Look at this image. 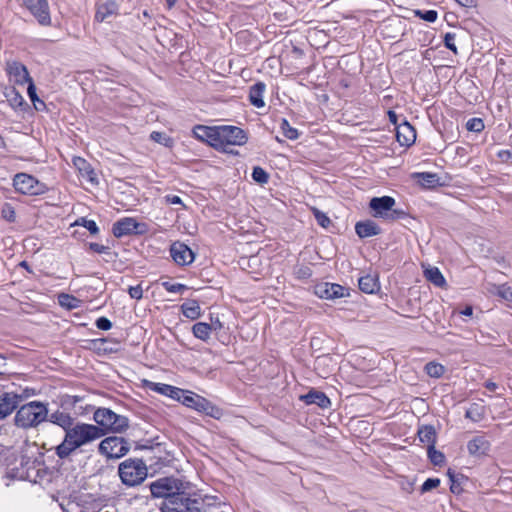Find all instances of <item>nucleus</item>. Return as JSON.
<instances>
[{
  "label": "nucleus",
  "mask_w": 512,
  "mask_h": 512,
  "mask_svg": "<svg viewBox=\"0 0 512 512\" xmlns=\"http://www.w3.org/2000/svg\"><path fill=\"white\" fill-rule=\"evenodd\" d=\"M103 436L104 431L98 426L77 422L67 430L63 441L55 447V453L60 459L68 458L78 448L88 445Z\"/></svg>",
  "instance_id": "nucleus-1"
},
{
  "label": "nucleus",
  "mask_w": 512,
  "mask_h": 512,
  "mask_svg": "<svg viewBox=\"0 0 512 512\" xmlns=\"http://www.w3.org/2000/svg\"><path fill=\"white\" fill-rule=\"evenodd\" d=\"M48 417L47 406L39 401H32L22 405L15 415V423L18 427H35Z\"/></svg>",
  "instance_id": "nucleus-2"
},
{
  "label": "nucleus",
  "mask_w": 512,
  "mask_h": 512,
  "mask_svg": "<svg viewBox=\"0 0 512 512\" xmlns=\"http://www.w3.org/2000/svg\"><path fill=\"white\" fill-rule=\"evenodd\" d=\"M147 473L145 462L138 458L126 459L118 467L120 479L128 487L140 485L146 479Z\"/></svg>",
  "instance_id": "nucleus-3"
},
{
  "label": "nucleus",
  "mask_w": 512,
  "mask_h": 512,
  "mask_svg": "<svg viewBox=\"0 0 512 512\" xmlns=\"http://www.w3.org/2000/svg\"><path fill=\"white\" fill-rule=\"evenodd\" d=\"M98 427L107 432L122 433L129 427V420L123 415L116 414L108 408H98L93 415Z\"/></svg>",
  "instance_id": "nucleus-4"
},
{
  "label": "nucleus",
  "mask_w": 512,
  "mask_h": 512,
  "mask_svg": "<svg viewBox=\"0 0 512 512\" xmlns=\"http://www.w3.org/2000/svg\"><path fill=\"white\" fill-rule=\"evenodd\" d=\"M248 141L247 133L237 126H218L216 149L227 151L228 146H242Z\"/></svg>",
  "instance_id": "nucleus-5"
},
{
  "label": "nucleus",
  "mask_w": 512,
  "mask_h": 512,
  "mask_svg": "<svg viewBox=\"0 0 512 512\" xmlns=\"http://www.w3.org/2000/svg\"><path fill=\"white\" fill-rule=\"evenodd\" d=\"M395 199L391 196L374 197L369 202L374 217L387 218L391 220L400 219L406 216L403 210L393 209Z\"/></svg>",
  "instance_id": "nucleus-6"
},
{
  "label": "nucleus",
  "mask_w": 512,
  "mask_h": 512,
  "mask_svg": "<svg viewBox=\"0 0 512 512\" xmlns=\"http://www.w3.org/2000/svg\"><path fill=\"white\" fill-rule=\"evenodd\" d=\"M171 499L163 502L162 512H201V502L191 499L184 492Z\"/></svg>",
  "instance_id": "nucleus-7"
},
{
  "label": "nucleus",
  "mask_w": 512,
  "mask_h": 512,
  "mask_svg": "<svg viewBox=\"0 0 512 512\" xmlns=\"http://www.w3.org/2000/svg\"><path fill=\"white\" fill-rule=\"evenodd\" d=\"M98 450L107 458H120L129 452L130 444L122 437L110 436L100 442Z\"/></svg>",
  "instance_id": "nucleus-8"
},
{
  "label": "nucleus",
  "mask_w": 512,
  "mask_h": 512,
  "mask_svg": "<svg viewBox=\"0 0 512 512\" xmlns=\"http://www.w3.org/2000/svg\"><path fill=\"white\" fill-rule=\"evenodd\" d=\"M13 186L16 191L25 195H41L47 191L45 184L26 173L16 174L13 179Z\"/></svg>",
  "instance_id": "nucleus-9"
},
{
  "label": "nucleus",
  "mask_w": 512,
  "mask_h": 512,
  "mask_svg": "<svg viewBox=\"0 0 512 512\" xmlns=\"http://www.w3.org/2000/svg\"><path fill=\"white\" fill-rule=\"evenodd\" d=\"M180 483L178 480L164 477L160 478L150 484V491L155 498H164V501L172 500V497L180 495Z\"/></svg>",
  "instance_id": "nucleus-10"
},
{
  "label": "nucleus",
  "mask_w": 512,
  "mask_h": 512,
  "mask_svg": "<svg viewBox=\"0 0 512 512\" xmlns=\"http://www.w3.org/2000/svg\"><path fill=\"white\" fill-rule=\"evenodd\" d=\"M21 3L37 19L40 25L49 26L51 24L47 0H21Z\"/></svg>",
  "instance_id": "nucleus-11"
},
{
  "label": "nucleus",
  "mask_w": 512,
  "mask_h": 512,
  "mask_svg": "<svg viewBox=\"0 0 512 512\" xmlns=\"http://www.w3.org/2000/svg\"><path fill=\"white\" fill-rule=\"evenodd\" d=\"M170 255L174 262L181 266L191 264L195 258L193 251L186 244L179 241L171 245Z\"/></svg>",
  "instance_id": "nucleus-12"
},
{
  "label": "nucleus",
  "mask_w": 512,
  "mask_h": 512,
  "mask_svg": "<svg viewBox=\"0 0 512 512\" xmlns=\"http://www.w3.org/2000/svg\"><path fill=\"white\" fill-rule=\"evenodd\" d=\"M6 71L11 81L18 85H24L32 80L25 65L18 61L7 62Z\"/></svg>",
  "instance_id": "nucleus-13"
},
{
  "label": "nucleus",
  "mask_w": 512,
  "mask_h": 512,
  "mask_svg": "<svg viewBox=\"0 0 512 512\" xmlns=\"http://www.w3.org/2000/svg\"><path fill=\"white\" fill-rule=\"evenodd\" d=\"M315 294L323 299H337L345 295V288L334 283H320L315 286Z\"/></svg>",
  "instance_id": "nucleus-14"
},
{
  "label": "nucleus",
  "mask_w": 512,
  "mask_h": 512,
  "mask_svg": "<svg viewBox=\"0 0 512 512\" xmlns=\"http://www.w3.org/2000/svg\"><path fill=\"white\" fill-rule=\"evenodd\" d=\"M138 226L134 218L126 217L115 222L112 231L115 237L120 238L137 232Z\"/></svg>",
  "instance_id": "nucleus-15"
},
{
  "label": "nucleus",
  "mask_w": 512,
  "mask_h": 512,
  "mask_svg": "<svg viewBox=\"0 0 512 512\" xmlns=\"http://www.w3.org/2000/svg\"><path fill=\"white\" fill-rule=\"evenodd\" d=\"M193 134L197 139L207 142L210 146L216 149L218 126L208 127L198 125L193 129Z\"/></svg>",
  "instance_id": "nucleus-16"
},
{
  "label": "nucleus",
  "mask_w": 512,
  "mask_h": 512,
  "mask_svg": "<svg viewBox=\"0 0 512 512\" xmlns=\"http://www.w3.org/2000/svg\"><path fill=\"white\" fill-rule=\"evenodd\" d=\"M20 397L15 393L0 395V419L6 418L19 405Z\"/></svg>",
  "instance_id": "nucleus-17"
},
{
  "label": "nucleus",
  "mask_w": 512,
  "mask_h": 512,
  "mask_svg": "<svg viewBox=\"0 0 512 512\" xmlns=\"http://www.w3.org/2000/svg\"><path fill=\"white\" fill-rule=\"evenodd\" d=\"M307 405L315 404L318 407L325 409L330 407L331 401L324 392L318 390H310L307 394L299 397Z\"/></svg>",
  "instance_id": "nucleus-18"
},
{
  "label": "nucleus",
  "mask_w": 512,
  "mask_h": 512,
  "mask_svg": "<svg viewBox=\"0 0 512 512\" xmlns=\"http://www.w3.org/2000/svg\"><path fill=\"white\" fill-rule=\"evenodd\" d=\"M146 386L150 390L168 396L172 399L180 400L181 396L184 394V390L164 383H155L147 381Z\"/></svg>",
  "instance_id": "nucleus-19"
},
{
  "label": "nucleus",
  "mask_w": 512,
  "mask_h": 512,
  "mask_svg": "<svg viewBox=\"0 0 512 512\" xmlns=\"http://www.w3.org/2000/svg\"><path fill=\"white\" fill-rule=\"evenodd\" d=\"M396 138L401 146H410L416 140V131L409 123L405 122L397 127Z\"/></svg>",
  "instance_id": "nucleus-20"
},
{
  "label": "nucleus",
  "mask_w": 512,
  "mask_h": 512,
  "mask_svg": "<svg viewBox=\"0 0 512 512\" xmlns=\"http://www.w3.org/2000/svg\"><path fill=\"white\" fill-rule=\"evenodd\" d=\"M47 418L49 422L61 427L65 433L75 424L74 418L69 413L61 410L54 411Z\"/></svg>",
  "instance_id": "nucleus-21"
},
{
  "label": "nucleus",
  "mask_w": 512,
  "mask_h": 512,
  "mask_svg": "<svg viewBox=\"0 0 512 512\" xmlns=\"http://www.w3.org/2000/svg\"><path fill=\"white\" fill-rule=\"evenodd\" d=\"M73 164L78 169V171L80 172L81 176L86 181H88V182H90L92 184H96L97 183L96 173L94 172V170L91 167V165L84 158L75 157L73 159Z\"/></svg>",
  "instance_id": "nucleus-22"
},
{
  "label": "nucleus",
  "mask_w": 512,
  "mask_h": 512,
  "mask_svg": "<svg viewBox=\"0 0 512 512\" xmlns=\"http://www.w3.org/2000/svg\"><path fill=\"white\" fill-rule=\"evenodd\" d=\"M355 231L360 238H368L380 234L381 229L375 222L367 220L356 223Z\"/></svg>",
  "instance_id": "nucleus-23"
},
{
  "label": "nucleus",
  "mask_w": 512,
  "mask_h": 512,
  "mask_svg": "<svg viewBox=\"0 0 512 512\" xmlns=\"http://www.w3.org/2000/svg\"><path fill=\"white\" fill-rule=\"evenodd\" d=\"M266 89V85L263 82H257L250 87L249 100L250 103L256 108H262L265 105L263 95Z\"/></svg>",
  "instance_id": "nucleus-24"
},
{
  "label": "nucleus",
  "mask_w": 512,
  "mask_h": 512,
  "mask_svg": "<svg viewBox=\"0 0 512 512\" xmlns=\"http://www.w3.org/2000/svg\"><path fill=\"white\" fill-rule=\"evenodd\" d=\"M467 449L470 455L481 456L488 451L489 442L484 437H475L468 442Z\"/></svg>",
  "instance_id": "nucleus-25"
},
{
  "label": "nucleus",
  "mask_w": 512,
  "mask_h": 512,
  "mask_svg": "<svg viewBox=\"0 0 512 512\" xmlns=\"http://www.w3.org/2000/svg\"><path fill=\"white\" fill-rule=\"evenodd\" d=\"M358 284H359V289L362 292L367 293V294H373L376 291H378L380 288L378 278L376 276L369 275V274L360 277Z\"/></svg>",
  "instance_id": "nucleus-26"
},
{
  "label": "nucleus",
  "mask_w": 512,
  "mask_h": 512,
  "mask_svg": "<svg viewBox=\"0 0 512 512\" xmlns=\"http://www.w3.org/2000/svg\"><path fill=\"white\" fill-rule=\"evenodd\" d=\"M117 11L118 6L114 1L101 4L96 11L95 19L97 21L103 22L109 17L116 15Z\"/></svg>",
  "instance_id": "nucleus-27"
},
{
  "label": "nucleus",
  "mask_w": 512,
  "mask_h": 512,
  "mask_svg": "<svg viewBox=\"0 0 512 512\" xmlns=\"http://www.w3.org/2000/svg\"><path fill=\"white\" fill-rule=\"evenodd\" d=\"M180 401L187 407L195 408L198 411L205 410L207 405L206 400L203 397L195 395L191 392L189 394H183Z\"/></svg>",
  "instance_id": "nucleus-28"
},
{
  "label": "nucleus",
  "mask_w": 512,
  "mask_h": 512,
  "mask_svg": "<svg viewBox=\"0 0 512 512\" xmlns=\"http://www.w3.org/2000/svg\"><path fill=\"white\" fill-rule=\"evenodd\" d=\"M423 187L431 188L439 183V177L435 173L430 172H417L412 175Z\"/></svg>",
  "instance_id": "nucleus-29"
},
{
  "label": "nucleus",
  "mask_w": 512,
  "mask_h": 512,
  "mask_svg": "<svg viewBox=\"0 0 512 512\" xmlns=\"http://www.w3.org/2000/svg\"><path fill=\"white\" fill-rule=\"evenodd\" d=\"M182 313L185 317L195 320L201 315V307L196 300H188L181 305Z\"/></svg>",
  "instance_id": "nucleus-30"
},
{
  "label": "nucleus",
  "mask_w": 512,
  "mask_h": 512,
  "mask_svg": "<svg viewBox=\"0 0 512 512\" xmlns=\"http://www.w3.org/2000/svg\"><path fill=\"white\" fill-rule=\"evenodd\" d=\"M418 437L420 442L426 444L427 447L435 446L436 431L433 426H423L418 430Z\"/></svg>",
  "instance_id": "nucleus-31"
},
{
  "label": "nucleus",
  "mask_w": 512,
  "mask_h": 512,
  "mask_svg": "<svg viewBox=\"0 0 512 512\" xmlns=\"http://www.w3.org/2000/svg\"><path fill=\"white\" fill-rule=\"evenodd\" d=\"M426 279L437 287H443L446 283L444 276L437 267L428 266L424 269Z\"/></svg>",
  "instance_id": "nucleus-32"
},
{
  "label": "nucleus",
  "mask_w": 512,
  "mask_h": 512,
  "mask_svg": "<svg viewBox=\"0 0 512 512\" xmlns=\"http://www.w3.org/2000/svg\"><path fill=\"white\" fill-rule=\"evenodd\" d=\"M211 332V327L205 322H197L192 327L194 337L202 341H207L210 338Z\"/></svg>",
  "instance_id": "nucleus-33"
},
{
  "label": "nucleus",
  "mask_w": 512,
  "mask_h": 512,
  "mask_svg": "<svg viewBox=\"0 0 512 512\" xmlns=\"http://www.w3.org/2000/svg\"><path fill=\"white\" fill-rule=\"evenodd\" d=\"M484 414L485 408L483 405L472 403L466 410L465 417L472 420L473 422H478L483 419Z\"/></svg>",
  "instance_id": "nucleus-34"
},
{
  "label": "nucleus",
  "mask_w": 512,
  "mask_h": 512,
  "mask_svg": "<svg viewBox=\"0 0 512 512\" xmlns=\"http://www.w3.org/2000/svg\"><path fill=\"white\" fill-rule=\"evenodd\" d=\"M58 302H59L60 306L66 308L68 310L78 308L81 303V301L78 298H76L72 295L66 294V293H61L58 295Z\"/></svg>",
  "instance_id": "nucleus-35"
},
{
  "label": "nucleus",
  "mask_w": 512,
  "mask_h": 512,
  "mask_svg": "<svg viewBox=\"0 0 512 512\" xmlns=\"http://www.w3.org/2000/svg\"><path fill=\"white\" fill-rule=\"evenodd\" d=\"M280 128L284 136L289 140H296L299 137L298 130L290 126L288 120L284 118L281 120Z\"/></svg>",
  "instance_id": "nucleus-36"
},
{
  "label": "nucleus",
  "mask_w": 512,
  "mask_h": 512,
  "mask_svg": "<svg viewBox=\"0 0 512 512\" xmlns=\"http://www.w3.org/2000/svg\"><path fill=\"white\" fill-rule=\"evenodd\" d=\"M425 371L430 377L439 378L444 374L443 365L435 362H429L425 365Z\"/></svg>",
  "instance_id": "nucleus-37"
},
{
  "label": "nucleus",
  "mask_w": 512,
  "mask_h": 512,
  "mask_svg": "<svg viewBox=\"0 0 512 512\" xmlns=\"http://www.w3.org/2000/svg\"><path fill=\"white\" fill-rule=\"evenodd\" d=\"M150 138L153 141H155L165 147H172V145H173V139L162 132L153 131L150 134Z\"/></svg>",
  "instance_id": "nucleus-38"
},
{
  "label": "nucleus",
  "mask_w": 512,
  "mask_h": 512,
  "mask_svg": "<svg viewBox=\"0 0 512 512\" xmlns=\"http://www.w3.org/2000/svg\"><path fill=\"white\" fill-rule=\"evenodd\" d=\"M428 457L430 461L437 466H441L445 462V456L442 452L435 449V446L428 448Z\"/></svg>",
  "instance_id": "nucleus-39"
},
{
  "label": "nucleus",
  "mask_w": 512,
  "mask_h": 512,
  "mask_svg": "<svg viewBox=\"0 0 512 512\" xmlns=\"http://www.w3.org/2000/svg\"><path fill=\"white\" fill-rule=\"evenodd\" d=\"M252 178L259 184H265L268 182L269 175L263 168L257 166L253 168Z\"/></svg>",
  "instance_id": "nucleus-40"
},
{
  "label": "nucleus",
  "mask_w": 512,
  "mask_h": 512,
  "mask_svg": "<svg viewBox=\"0 0 512 512\" xmlns=\"http://www.w3.org/2000/svg\"><path fill=\"white\" fill-rule=\"evenodd\" d=\"M312 212H313V215L317 221V223L323 227V228H328L331 224V220L330 218L322 211H320L319 209L317 208H312Z\"/></svg>",
  "instance_id": "nucleus-41"
},
{
  "label": "nucleus",
  "mask_w": 512,
  "mask_h": 512,
  "mask_svg": "<svg viewBox=\"0 0 512 512\" xmlns=\"http://www.w3.org/2000/svg\"><path fill=\"white\" fill-rule=\"evenodd\" d=\"M448 476H449L450 481H451L450 490L453 493H460L461 490H462L460 480L463 478V476H457V475L453 474L451 472V470L448 471Z\"/></svg>",
  "instance_id": "nucleus-42"
},
{
  "label": "nucleus",
  "mask_w": 512,
  "mask_h": 512,
  "mask_svg": "<svg viewBox=\"0 0 512 512\" xmlns=\"http://www.w3.org/2000/svg\"><path fill=\"white\" fill-rule=\"evenodd\" d=\"M415 13L419 18H421L427 22H430V23L435 22L438 17V13L435 10H426V11L417 10Z\"/></svg>",
  "instance_id": "nucleus-43"
},
{
  "label": "nucleus",
  "mask_w": 512,
  "mask_h": 512,
  "mask_svg": "<svg viewBox=\"0 0 512 512\" xmlns=\"http://www.w3.org/2000/svg\"><path fill=\"white\" fill-rule=\"evenodd\" d=\"M466 128L469 131L481 132L484 129V123L480 118H472L467 121Z\"/></svg>",
  "instance_id": "nucleus-44"
},
{
  "label": "nucleus",
  "mask_w": 512,
  "mask_h": 512,
  "mask_svg": "<svg viewBox=\"0 0 512 512\" xmlns=\"http://www.w3.org/2000/svg\"><path fill=\"white\" fill-rule=\"evenodd\" d=\"M76 224L84 226L91 234H97L99 231L98 226L94 220L80 218L76 221Z\"/></svg>",
  "instance_id": "nucleus-45"
},
{
  "label": "nucleus",
  "mask_w": 512,
  "mask_h": 512,
  "mask_svg": "<svg viewBox=\"0 0 512 512\" xmlns=\"http://www.w3.org/2000/svg\"><path fill=\"white\" fill-rule=\"evenodd\" d=\"M162 286L165 288L166 291L171 293H182L184 290L187 289V287L184 284L181 283H171V282H163Z\"/></svg>",
  "instance_id": "nucleus-46"
},
{
  "label": "nucleus",
  "mask_w": 512,
  "mask_h": 512,
  "mask_svg": "<svg viewBox=\"0 0 512 512\" xmlns=\"http://www.w3.org/2000/svg\"><path fill=\"white\" fill-rule=\"evenodd\" d=\"M497 295L506 301L512 302V287L508 285H500L497 288Z\"/></svg>",
  "instance_id": "nucleus-47"
},
{
  "label": "nucleus",
  "mask_w": 512,
  "mask_h": 512,
  "mask_svg": "<svg viewBox=\"0 0 512 512\" xmlns=\"http://www.w3.org/2000/svg\"><path fill=\"white\" fill-rule=\"evenodd\" d=\"M456 34L448 32L444 35V44L446 48L451 50L454 54H457V47L455 45Z\"/></svg>",
  "instance_id": "nucleus-48"
},
{
  "label": "nucleus",
  "mask_w": 512,
  "mask_h": 512,
  "mask_svg": "<svg viewBox=\"0 0 512 512\" xmlns=\"http://www.w3.org/2000/svg\"><path fill=\"white\" fill-rule=\"evenodd\" d=\"M440 485V480L438 478H428L421 487V491L423 493L428 492Z\"/></svg>",
  "instance_id": "nucleus-49"
},
{
  "label": "nucleus",
  "mask_w": 512,
  "mask_h": 512,
  "mask_svg": "<svg viewBox=\"0 0 512 512\" xmlns=\"http://www.w3.org/2000/svg\"><path fill=\"white\" fill-rule=\"evenodd\" d=\"M95 325L100 330H109L112 327L111 321L106 317L98 318Z\"/></svg>",
  "instance_id": "nucleus-50"
},
{
  "label": "nucleus",
  "mask_w": 512,
  "mask_h": 512,
  "mask_svg": "<svg viewBox=\"0 0 512 512\" xmlns=\"http://www.w3.org/2000/svg\"><path fill=\"white\" fill-rule=\"evenodd\" d=\"M128 293L131 298L139 300L143 296V290L140 285L129 287Z\"/></svg>",
  "instance_id": "nucleus-51"
},
{
  "label": "nucleus",
  "mask_w": 512,
  "mask_h": 512,
  "mask_svg": "<svg viewBox=\"0 0 512 512\" xmlns=\"http://www.w3.org/2000/svg\"><path fill=\"white\" fill-rule=\"evenodd\" d=\"M29 85H28V89H27V92H28V95H29V98L30 100L35 104L36 101L40 102L39 98L37 97V94H36V87L33 83L32 80H30L29 82H27ZM41 103L43 104V102L41 101Z\"/></svg>",
  "instance_id": "nucleus-52"
},
{
  "label": "nucleus",
  "mask_w": 512,
  "mask_h": 512,
  "mask_svg": "<svg viewBox=\"0 0 512 512\" xmlns=\"http://www.w3.org/2000/svg\"><path fill=\"white\" fill-rule=\"evenodd\" d=\"M497 156L501 161L507 162L508 160L511 159L512 153L509 150H500L497 153Z\"/></svg>",
  "instance_id": "nucleus-53"
},
{
  "label": "nucleus",
  "mask_w": 512,
  "mask_h": 512,
  "mask_svg": "<svg viewBox=\"0 0 512 512\" xmlns=\"http://www.w3.org/2000/svg\"><path fill=\"white\" fill-rule=\"evenodd\" d=\"M165 201H166V203L173 204V205L182 204L181 198L177 195H166Z\"/></svg>",
  "instance_id": "nucleus-54"
},
{
  "label": "nucleus",
  "mask_w": 512,
  "mask_h": 512,
  "mask_svg": "<svg viewBox=\"0 0 512 512\" xmlns=\"http://www.w3.org/2000/svg\"><path fill=\"white\" fill-rule=\"evenodd\" d=\"M90 249L96 253L102 254V253H105L108 248L106 246L98 244V243H91Z\"/></svg>",
  "instance_id": "nucleus-55"
},
{
  "label": "nucleus",
  "mask_w": 512,
  "mask_h": 512,
  "mask_svg": "<svg viewBox=\"0 0 512 512\" xmlns=\"http://www.w3.org/2000/svg\"><path fill=\"white\" fill-rule=\"evenodd\" d=\"M458 4L463 7H474L476 5V0H455Z\"/></svg>",
  "instance_id": "nucleus-56"
},
{
  "label": "nucleus",
  "mask_w": 512,
  "mask_h": 512,
  "mask_svg": "<svg viewBox=\"0 0 512 512\" xmlns=\"http://www.w3.org/2000/svg\"><path fill=\"white\" fill-rule=\"evenodd\" d=\"M209 326L211 327V331H219L223 327L219 319L212 321L211 324H209Z\"/></svg>",
  "instance_id": "nucleus-57"
},
{
  "label": "nucleus",
  "mask_w": 512,
  "mask_h": 512,
  "mask_svg": "<svg viewBox=\"0 0 512 512\" xmlns=\"http://www.w3.org/2000/svg\"><path fill=\"white\" fill-rule=\"evenodd\" d=\"M460 314L470 317L473 314V309L471 306H466L462 311H460Z\"/></svg>",
  "instance_id": "nucleus-58"
},
{
  "label": "nucleus",
  "mask_w": 512,
  "mask_h": 512,
  "mask_svg": "<svg viewBox=\"0 0 512 512\" xmlns=\"http://www.w3.org/2000/svg\"><path fill=\"white\" fill-rule=\"evenodd\" d=\"M485 388L488 389L489 391H495L497 389V384L495 382H492V381H487L485 383Z\"/></svg>",
  "instance_id": "nucleus-59"
},
{
  "label": "nucleus",
  "mask_w": 512,
  "mask_h": 512,
  "mask_svg": "<svg viewBox=\"0 0 512 512\" xmlns=\"http://www.w3.org/2000/svg\"><path fill=\"white\" fill-rule=\"evenodd\" d=\"M69 399L72 400V401L69 402L71 404H75V403H77V402H79L81 400V398L79 396H72V397H69Z\"/></svg>",
  "instance_id": "nucleus-60"
},
{
  "label": "nucleus",
  "mask_w": 512,
  "mask_h": 512,
  "mask_svg": "<svg viewBox=\"0 0 512 512\" xmlns=\"http://www.w3.org/2000/svg\"><path fill=\"white\" fill-rule=\"evenodd\" d=\"M8 211L10 213V216H6V218L10 221L14 220V211L11 209V207H8Z\"/></svg>",
  "instance_id": "nucleus-61"
},
{
  "label": "nucleus",
  "mask_w": 512,
  "mask_h": 512,
  "mask_svg": "<svg viewBox=\"0 0 512 512\" xmlns=\"http://www.w3.org/2000/svg\"><path fill=\"white\" fill-rule=\"evenodd\" d=\"M22 100H23L22 96L18 93H15L14 101H18L19 103H21Z\"/></svg>",
  "instance_id": "nucleus-62"
},
{
  "label": "nucleus",
  "mask_w": 512,
  "mask_h": 512,
  "mask_svg": "<svg viewBox=\"0 0 512 512\" xmlns=\"http://www.w3.org/2000/svg\"><path fill=\"white\" fill-rule=\"evenodd\" d=\"M4 144H5V143H4V140H3V138L0 136V147H3V146H4Z\"/></svg>",
  "instance_id": "nucleus-63"
},
{
  "label": "nucleus",
  "mask_w": 512,
  "mask_h": 512,
  "mask_svg": "<svg viewBox=\"0 0 512 512\" xmlns=\"http://www.w3.org/2000/svg\"><path fill=\"white\" fill-rule=\"evenodd\" d=\"M167 2L169 4V6H172L174 4L175 0H167Z\"/></svg>",
  "instance_id": "nucleus-64"
}]
</instances>
